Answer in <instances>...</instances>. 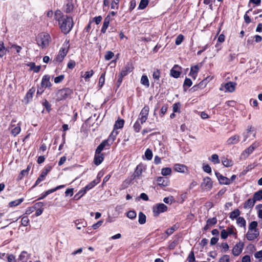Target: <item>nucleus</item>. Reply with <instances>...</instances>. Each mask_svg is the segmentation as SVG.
I'll list each match as a JSON object with an SVG mask.
<instances>
[{
  "mask_svg": "<svg viewBox=\"0 0 262 262\" xmlns=\"http://www.w3.org/2000/svg\"><path fill=\"white\" fill-rule=\"evenodd\" d=\"M54 19L58 22V25L62 33L67 35L72 29L74 26L73 18L67 15H64L59 10L54 13Z\"/></svg>",
  "mask_w": 262,
  "mask_h": 262,
  "instance_id": "nucleus-1",
  "label": "nucleus"
},
{
  "mask_svg": "<svg viewBox=\"0 0 262 262\" xmlns=\"http://www.w3.org/2000/svg\"><path fill=\"white\" fill-rule=\"evenodd\" d=\"M146 169V166L143 163H140L137 166H136L134 173L131 176L129 180H125L123 184L126 183L127 184H129L130 183H131L133 181L136 179H140L143 171H145Z\"/></svg>",
  "mask_w": 262,
  "mask_h": 262,
  "instance_id": "nucleus-2",
  "label": "nucleus"
},
{
  "mask_svg": "<svg viewBox=\"0 0 262 262\" xmlns=\"http://www.w3.org/2000/svg\"><path fill=\"white\" fill-rule=\"evenodd\" d=\"M73 94V90L69 88H64L60 89L56 93V101L59 102L67 99L71 98Z\"/></svg>",
  "mask_w": 262,
  "mask_h": 262,
  "instance_id": "nucleus-3",
  "label": "nucleus"
},
{
  "mask_svg": "<svg viewBox=\"0 0 262 262\" xmlns=\"http://www.w3.org/2000/svg\"><path fill=\"white\" fill-rule=\"evenodd\" d=\"M50 39V35L47 33L43 32L38 35L36 41L38 46L43 49L49 46Z\"/></svg>",
  "mask_w": 262,
  "mask_h": 262,
  "instance_id": "nucleus-4",
  "label": "nucleus"
},
{
  "mask_svg": "<svg viewBox=\"0 0 262 262\" xmlns=\"http://www.w3.org/2000/svg\"><path fill=\"white\" fill-rule=\"evenodd\" d=\"M118 134V132L117 130H115L113 129L111 134L109 135L107 139L104 140L100 144L101 146L100 148L105 147V149H109L111 145L113 143L114 141L116 139L117 136Z\"/></svg>",
  "mask_w": 262,
  "mask_h": 262,
  "instance_id": "nucleus-5",
  "label": "nucleus"
},
{
  "mask_svg": "<svg viewBox=\"0 0 262 262\" xmlns=\"http://www.w3.org/2000/svg\"><path fill=\"white\" fill-rule=\"evenodd\" d=\"M100 146H101L100 144L96 149L94 158V163L97 166L99 165L104 159V154L101 152L103 149H105V148L102 147L100 148Z\"/></svg>",
  "mask_w": 262,
  "mask_h": 262,
  "instance_id": "nucleus-6",
  "label": "nucleus"
},
{
  "mask_svg": "<svg viewBox=\"0 0 262 262\" xmlns=\"http://www.w3.org/2000/svg\"><path fill=\"white\" fill-rule=\"evenodd\" d=\"M52 169V166L51 165H46L43 170L41 171L40 174L38 178L37 179L34 185L32 187V188L35 187L37 185H38L42 181H44L46 179V176L48 175L49 172Z\"/></svg>",
  "mask_w": 262,
  "mask_h": 262,
  "instance_id": "nucleus-7",
  "label": "nucleus"
},
{
  "mask_svg": "<svg viewBox=\"0 0 262 262\" xmlns=\"http://www.w3.org/2000/svg\"><path fill=\"white\" fill-rule=\"evenodd\" d=\"M167 206L163 203L157 204L152 207V212L155 217H158L161 213L167 211Z\"/></svg>",
  "mask_w": 262,
  "mask_h": 262,
  "instance_id": "nucleus-8",
  "label": "nucleus"
},
{
  "mask_svg": "<svg viewBox=\"0 0 262 262\" xmlns=\"http://www.w3.org/2000/svg\"><path fill=\"white\" fill-rule=\"evenodd\" d=\"M149 112V107L148 105H145L141 110L137 119L138 120H140L141 124H143L148 119Z\"/></svg>",
  "mask_w": 262,
  "mask_h": 262,
  "instance_id": "nucleus-9",
  "label": "nucleus"
},
{
  "mask_svg": "<svg viewBox=\"0 0 262 262\" xmlns=\"http://www.w3.org/2000/svg\"><path fill=\"white\" fill-rule=\"evenodd\" d=\"M244 247V243L241 242L237 243L232 250V254L235 256L239 255L243 251Z\"/></svg>",
  "mask_w": 262,
  "mask_h": 262,
  "instance_id": "nucleus-10",
  "label": "nucleus"
},
{
  "mask_svg": "<svg viewBox=\"0 0 262 262\" xmlns=\"http://www.w3.org/2000/svg\"><path fill=\"white\" fill-rule=\"evenodd\" d=\"M16 122V121L15 120L13 119L10 124V127L11 128V133L14 137L18 135L21 131L20 123H18L17 125L16 126L15 125L13 124Z\"/></svg>",
  "mask_w": 262,
  "mask_h": 262,
  "instance_id": "nucleus-11",
  "label": "nucleus"
},
{
  "mask_svg": "<svg viewBox=\"0 0 262 262\" xmlns=\"http://www.w3.org/2000/svg\"><path fill=\"white\" fill-rule=\"evenodd\" d=\"M201 186L206 191L211 190L213 186V182L211 178L209 177H206L204 178L203 182L201 184Z\"/></svg>",
  "mask_w": 262,
  "mask_h": 262,
  "instance_id": "nucleus-12",
  "label": "nucleus"
},
{
  "mask_svg": "<svg viewBox=\"0 0 262 262\" xmlns=\"http://www.w3.org/2000/svg\"><path fill=\"white\" fill-rule=\"evenodd\" d=\"M134 68L132 63L127 62L125 66L122 68L120 74L125 77L129 73L132 72Z\"/></svg>",
  "mask_w": 262,
  "mask_h": 262,
  "instance_id": "nucleus-13",
  "label": "nucleus"
},
{
  "mask_svg": "<svg viewBox=\"0 0 262 262\" xmlns=\"http://www.w3.org/2000/svg\"><path fill=\"white\" fill-rule=\"evenodd\" d=\"M215 176L217 177L219 183L221 185H229L230 182L229 179L226 177L223 176L219 172H215Z\"/></svg>",
  "mask_w": 262,
  "mask_h": 262,
  "instance_id": "nucleus-14",
  "label": "nucleus"
},
{
  "mask_svg": "<svg viewBox=\"0 0 262 262\" xmlns=\"http://www.w3.org/2000/svg\"><path fill=\"white\" fill-rule=\"evenodd\" d=\"M259 235V231L258 230L251 231L249 230L246 234V238L248 241H253L257 238Z\"/></svg>",
  "mask_w": 262,
  "mask_h": 262,
  "instance_id": "nucleus-15",
  "label": "nucleus"
},
{
  "mask_svg": "<svg viewBox=\"0 0 262 262\" xmlns=\"http://www.w3.org/2000/svg\"><path fill=\"white\" fill-rule=\"evenodd\" d=\"M181 67L178 64H175L170 70V75L175 78H179L181 73Z\"/></svg>",
  "mask_w": 262,
  "mask_h": 262,
  "instance_id": "nucleus-16",
  "label": "nucleus"
},
{
  "mask_svg": "<svg viewBox=\"0 0 262 262\" xmlns=\"http://www.w3.org/2000/svg\"><path fill=\"white\" fill-rule=\"evenodd\" d=\"M40 84L46 89H50L52 86V84L50 81V76L49 75H44L42 78Z\"/></svg>",
  "mask_w": 262,
  "mask_h": 262,
  "instance_id": "nucleus-17",
  "label": "nucleus"
},
{
  "mask_svg": "<svg viewBox=\"0 0 262 262\" xmlns=\"http://www.w3.org/2000/svg\"><path fill=\"white\" fill-rule=\"evenodd\" d=\"M63 47L60 49L58 53H61L62 56L65 57L68 53L69 49L70 48V40L66 39L63 45Z\"/></svg>",
  "mask_w": 262,
  "mask_h": 262,
  "instance_id": "nucleus-18",
  "label": "nucleus"
},
{
  "mask_svg": "<svg viewBox=\"0 0 262 262\" xmlns=\"http://www.w3.org/2000/svg\"><path fill=\"white\" fill-rule=\"evenodd\" d=\"M178 228V226H177L176 225H174L171 227L168 228L165 231V234L163 233L161 239L162 240H164L168 236L172 234L176 230H177Z\"/></svg>",
  "mask_w": 262,
  "mask_h": 262,
  "instance_id": "nucleus-19",
  "label": "nucleus"
},
{
  "mask_svg": "<svg viewBox=\"0 0 262 262\" xmlns=\"http://www.w3.org/2000/svg\"><path fill=\"white\" fill-rule=\"evenodd\" d=\"M111 18L110 15H107L104 18L103 23V25L101 29V33L105 34L106 32V30L109 26Z\"/></svg>",
  "mask_w": 262,
  "mask_h": 262,
  "instance_id": "nucleus-20",
  "label": "nucleus"
},
{
  "mask_svg": "<svg viewBox=\"0 0 262 262\" xmlns=\"http://www.w3.org/2000/svg\"><path fill=\"white\" fill-rule=\"evenodd\" d=\"M158 185L162 187H166L169 185V181L167 178L159 177L157 179Z\"/></svg>",
  "mask_w": 262,
  "mask_h": 262,
  "instance_id": "nucleus-21",
  "label": "nucleus"
},
{
  "mask_svg": "<svg viewBox=\"0 0 262 262\" xmlns=\"http://www.w3.org/2000/svg\"><path fill=\"white\" fill-rule=\"evenodd\" d=\"M199 71V67L198 64L191 66L189 76H191L193 79H195L198 76Z\"/></svg>",
  "mask_w": 262,
  "mask_h": 262,
  "instance_id": "nucleus-22",
  "label": "nucleus"
},
{
  "mask_svg": "<svg viewBox=\"0 0 262 262\" xmlns=\"http://www.w3.org/2000/svg\"><path fill=\"white\" fill-rule=\"evenodd\" d=\"M174 169L175 171L177 172L182 173H185V172H187L188 171L187 166L184 164H174Z\"/></svg>",
  "mask_w": 262,
  "mask_h": 262,
  "instance_id": "nucleus-23",
  "label": "nucleus"
},
{
  "mask_svg": "<svg viewBox=\"0 0 262 262\" xmlns=\"http://www.w3.org/2000/svg\"><path fill=\"white\" fill-rule=\"evenodd\" d=\"M74 5L72 2L69 1L63 6V11L66 13H70L73 11Z\"/></svg>",
  "mask_w": 262,
  "mask_h": 262,
  "instance_id": "nucleus-24",
  "label": "nucleus"
},
{
  "mask_svg": "<svg viewBox=\"0 0 262 262\" xmlns=\"http://www.w3.org/2000/svg\"><path fill=\"white\" fill-rule=\"evenodd\" d=\"M124 122H125L123 119L118 118L114 125L113 129L117 130L118 129L123 128L124 125Z\"/></svg>",
  "mask_w": 262,
  "mask_h": 262,
  "instance_id": "nucleus-25",
  "label": "nucleus"
},
{
  "mask_svg": "<svg viewBox=\"0 0 262 262\" xmlns=\"http://www.w3.org/2000/svg\"><path fill=\"white\" fill-rule=\"evenodd\" d=\"M255 204V202L253 199L249 198L244 203V208L245 209H251L253 207Z\"/></svg>",
  "mask_w": 262,
  "mask_h": 262,
  "instance_id": "nucleus-26",
  "label": "nucleus"
},
{
  "mask_svg": "<svg viewBox=\"0 0 262 262\" xmlns=\"http://www.w3.org/2000/svg\"><path fill=\"white\" fill-rule=\"evenodd\" d=\"M239 136L236 135L229 138L227 141L228 145H232L237 144L239 141Z\"/></svg>",
  "mask_w": 262,
  "mask_h": 262,
  "instance_id": "nucleus-27",
  "label": "nucleus"
},
{
  "mask_svg": "<svg viewBox=\"0 0 262 262\" xmlns=\"http://www.w3.org/2000/svg\"><path fill=\"white\" fill-rule=\"evenodd\" d=\"M75 224L77 229L80 230L82 227H85L87 226V223L84 219H78L75 221Z\"/></svg>",
  "mask_w": 262,
  "mask_h": 262,
  "instance_id": "nucleus-28",
  "label": "nucleus"
},
{
  "mask_svg": "<svg viewBox=\"0 0 262 262\" xmlns=\"http://www.w3.org/2000/svg\"><path fill=\"white\" fill-rule=\"evenodd\" d=\"M236 83L233 82H228L225 84V88L227 91L233 92L235 91Z\"/></svg>",
  "mask_w": 262,
  "mask_h": 262,
  "instance_id": "nucleus-29",
  "label": "nucleus"
},
{
  "mask_svg": "<svg viewBox=\"0 0 262 262\" xmlns=\"http://www.w3.org/2000/svg\"><path fill=\"white\" fill-rule=\"evenodd\" d=\"M258 146V144L256 142L253 143L251 145H250L248 148L244 150V152L247 154L248 155L252 154L255 149Z\"/></svg>",
  "mask_w": 262,
  "mask_h": 262,
  "instance_id": "nucleus-30",
  "label": "nucleus"
},
{
  "mask_svg": "<svg viewBox=\"0 0 262 262\" xmlns=\"http://www.w3.org/2000/svg\"><path fill=\"white\" fill-rule=\"evenodd\" d=\"M222 162L224 166L226 167H231L233 164V162L232 160L229 159L226 157H223L222 159Z\"/></svg>",
  "mask_w": 262,
  "mask_h": 262,
  "instance_id": "nucleus-31",
  "label": "nucleus"
},
{
  "mask_svg": "<svg viewBox=\"0 0 262 262\" xmlns=\"http://www.w3.org/2000/svg\"><path fill=\"white\" fill-rule=\"evenodd\" d=\"M36 91V89L35 87H32L31 89L29 90L28 92L26 95V98L27 99V101L28 102L30 99H32L33 97V95L34 94Z\"/></svg>",
  "mask_w": 262,
  "mask_h": 262,
  "instance_id": "nucleus-32",
  "label": "nucleus"
},
{
  "mask_svg": "<svg viewBox=\"0 0 262 262\" xmlns=\"http://www.w3.org/2000/svg\"><path fill=\"white\" fill-rule=\"evenodd\" d=\"M241 212L238 209H235L233 211L230 213L229 217L232 220H234L235 219H237L238 216L240 215Z\"/></svg>",
  "mask_w": 262,
  "mask_h": 262,
  "instance_id": "nucleus-33",
  "label": "nucleus"
},
{
  "mask_svg": "<svg viewBox=\"0 0 262 262\" xmlns=\"http://www.w3.org/2000/svg\"><path fill=\"white\" fill-rule=\"evenodd\" d=\"M24 200V198L17 199L9 203V206L10 207H16L20 204Z\"/></svg>",
  "mask_w": 262,
  "mask_h": 262,
  "instance_id": "nucleus-34",
  "label": "nucleus"
},
{
  "mask_svg": "<svg viewBox=\"0 0 262 262\" xmlns=\"http://www.w3.org/2000/svg\"><path fill=\"white\" fill-rule=\"evenodd\" d=\"M161 76V71L159 69H156L154 70L152 73V78L155 82L159 81Z\"/></svg>",
  "mask_w": 262,
  "mask_h": 262,
  "instance_id": "nucleus-35",
  "label": "nucleus"
},
{
  "mask_svg": "<svg viewBox=\"0 0 262 262\" xmlns=\"http://www.w3.org/2000/svg\"><path fill=\"white\" fill-rule=\"evenodd\" d=\"M253 200L256 201H259L262 200V189H260L256 192H255L253 194Z\"/></svg>",
  "mask_w": 262,
  "mask_h": 262,
  "instance_id": "nucleus-36",
  "label": "nucleus"
},
{
  "mask_svg": "<svg viewBox=\"0 0 262 262\" xmlns=\"http://www.w3.org/2000/svg\"><path fill=\"white\" fill-rule=\"evenodd\" d=\"M8 52L9 51L5 47L4 42H2V43H0V57H4Z\"/></svg>",
  "mask_w": 262,
  "mask_h": 262,
  "instance_id": "nucleus-37",
  "label": "nucleus"
},
{
  "mask_svg": "<svg viewBox=\"0 0 262 262\" xmlns=\"http://www.w3.org/2000/svg\"><path fill=\"white\" fill-rule=\"evenodd\" d=\"M141 83L146 88H148L149 86V80L146 75H143L142 76L141 78Z\"/></svg>",
  "mask_w": 262,
  "mask_h": 262,
  "instance_id": "nucleus-38",
  "label": "nucleus"
},
{
  "mask_svg": "<svg viewBox=\"0 0 262 262\" xmlns=\"http://www.w3.org/2000/svg\"><path fill=\"white\" fill-rule=\"evenodd\" d=\"M192 84V82L190 78L186 77L183 83V89L185 91H186L187 88L191 86Z\"/></svg>",
  "mask_w": 262,
  "mask_h": 262,
  "instance_id": "nucleus-39",
  "label": "nucleus"
},
{
  "mask_svg": "<svg viewBox=\"0 0 262 262\" xmlns=\"http://www.w3.org/2000/svg\"><path fill=\"white\" fill-rule=\"evenodd\" d=\"M30 166H28L26 169L21 170L18 177V179L19 180H21L25 176H27L29 173V171L30 170Z\"/></svg>",
  "mask_w": 262,
  "mask_h": 262,
  "instance_id": "nucleus-40",
  "label": "nucleus"
},
{
  "mask_svg": "<svg viewBox=\"0 0 262 262\" xmlns=\"http://www.w3.org/2000/svg\"><path fill=\"white\" fill-rule=\"evenodd\" d=\"M105 72H104L102 73L99 79V82H98V86L99 87V89H101L104 85L105 82Z\"/></svg>",
  "mask_w": 262,
  "mask_h": 262,
  "instance_id": "nucleus-41",
  "label": "nucleus"
},
{
  "mask_svg": "<svg viewBox=\"0 0 262 262\" xmlns=\"http://www.w3.org/2000/svg\"><path fill=\"white\" fill-rule=\"evenodd\" d=\"M149 0H141L138 6V9L143 10L146 8L149 3Z\"/></svg>",
  "mask_w": 262,
  "mask_h": 262,
  "instance_id": "nucleus-42",
  "label": "nucleus"
},
{
  "mask_svg": "<svg viewBox=\"0 0 262 262\" xmlns=\"http://www.w3.org/2000/svg\"><path fill=\"white\" fill-rule=\"evenodd\" d=\"M94 74V72L93 70H91L89 71H86L85 72L84 74L82 76V77L84 78V80L87 81L89 79L93 76Z\"/></svg>",
  "mask_w": 262,
  "mask_h": 262,
  "instance_id": "nucleus-43",
  "label": "nucleus"
},
{
  "mask_svg": "<svg viewBox=\"0 0 262 262\" xmlns=\"http://www.w3.org/2000/svg\"><path fill=\"white\" fill-rule=\"evenodd\" d=\"M252 11V9H249L248 11H247L246 12L245 15H244V19L245 23L247 25H248L252 22L251 19L250 18V16L248 15V14Z\"/></svg>",
  "mask_w": 262,
  "mask_h": 262,
  "instance_id": "nucleus-44",
  "label": "nucleus"
},
{
  "mask_svg": "<svg viewBox=\"0 0 262 262\" xmlns=\"http://www.w3.org/2000/svg\"><path fill=\"white\" fill-rule=\"evenodd\" d=\"M146 215L142 212L139 213L138 222L140 224H144L146 223Z\"/></svg>",
  "mask_w": 262,
  "mask_h": 262,
  "instance_id": "nucleus-45",
  "label": "nucleus"
},
{
  "mask_svg": "<svg viewBox=\"0 0 262 262\" xmlns=\"http://www.w3.org/2000/svg\"><path fill=\"white\" fill-rule=\"evenodd\" d=\"M140 120L137 119L133 125V128L136 133H139L141 128Z\"/></svg>",
  "mask_w": 262,
  "mask_h": 262,
  "instance_id": "nucleus-46",
  "label": "nucleus"
},
{
  "mask_svg": "<svg viewBox=\"0 0 262 262\" xmlns=\"http://www.w3.org/2000/svg\"><path fill=\"white\" fill-rule=\"evenodd\" d=\"M237 224L241 227L246 226V221L243 217H238L236 220Z\"/></svg>",
  "mask_w": 262,
  "mask_h": 262,
  "instance_id": "nucleus-47",
  "label": "nucleus"
},
{
  "mask_svg": "<svg viewBox=\"0 0 262 262\" xmlns=\"http://www.w3.org/2000/svg\"><path fill=\"white\" fill-rule=\"evenodd\" d=\"M181 103L180 102H177L173 104L172 105V110L173 113H179L181 112Z\"/></svg>",
  "mask_w": 262,
  "mask_h": 262,
  "instance_id": "nucleus-48",
  "label": "nucleus"
},
{
  "mask_svg": "<svg viewBox=\"0 0 262 262\" xmlns=\"http://www.w3.org/2000/svg\"><path fill=\"white\" fill-rule=\"evenodd\" d=\"M42 105L46 108L48 113H50L51 111V105L47 99H45L42 103Z\"/></svg>",
  "mask_w": 262,
  "mask_h": 262,
  "instance_id": "nucleus-49",
  "label": "nucleus"
},
{
  "mask_svg": "<svg viewBox=\"0 0 262 262\" xmlns=\"http://www.w3.org/2000/svg\"><path fill=\"white\" fill-rule=\"evenodd\" d=\"M44 204L42 202H39L36 203L34 206L30 208V209H43V206Z\"/></svg>",
  "mask_w": 262,
  "mask_h": 262,
  "instance_id": "nucleus-50",
  "label": "nucleus"
},
{
  "mask_svg": "<svg viewBox=\"0 0 262 262\" xmlns=\"http://www.w3.org/2000/svg\"><path fill=\"white\" fill-rule=\"evenodd\" d=\"M171 173V169L169 167L163 168L161 170V174L164 176L170 175Z\"/></svg>",
  "mask_w": 262,
  "mask_h": 262,
  "instance_id": "nucleus-51",
  "label": "nucleus"
},
{
  "mask_svg": "<svg viewBox=\"0 0 262 262\" xmlns=\"http://www.w3.org/2000/svg\"><path fill=\"white\" fill-rule=\"evenodd\" d=\"M152 156L153 155L152 150L149 148L146 149L145 152V156L146 157V159L147 160H150L152 159Z\"/></svg>",
  "mask_w": 262,
  "mask_h": 262,
  "instance_id": "nucleus-52",
  "label": "nucleus"
},
{
  "mask_svg": "<svg viewBox=\"0 0 262 262\" xmlns=\"http://www.w3.org/2000/svg\"><path fill=\"white\" fill-rule=\"evenodd\" d=\"M184 37L182 34H179L176 38L175 43L176 45H180L183 42Z\"/></svg>",
  "mask_w": 262,
  "mask_h": 262,
  "instance_id": "nucleus-53",
  "label": "nucleus"
},
{
  "mask_svg": "<svg viewBox=\"0 0 262 262\" xmlns=\"http://www.w3.org/2000/svg\"><path fill=\"white\" fill-rule=\"evenodd\" d=\"M98 183H99L95 179L85 186L86 188L87 189H89V190L91 189L92 188H93V187H94Z\"/></svg>",
  "mask_w": 262,
  "mask_h": 262,
  "instance_id": "nucleus-54",
  "label": "nucleus"
},
{
  "mask_svg": "<svg viewBox=\"0 0 262 262\" xmlns=\"http://www.w3.org/2000/svg\"><path fill=\"white\" fill-rule=\"evenodd\" d=\"M212 162H213L214 164H219L220 163V161L219 159V156L217 154H213L211 156V159H210Z\"/></svg>",
  "mask_w": 262,
  "mask_h": 262,
  "instance_id": "nucleus-55",
  "label": "nucleus"
},
{
  "mask_svg": "<svg viewBox=\"0 0 262 262\" xmlns=\"http://www.w3.org/2000/svg\"><path fill=\"white\" fill-rule=\"evenodd\" d=\"M217 220L216 217H213L212 218L209 219L207 220L206 223L208 225L212 226L214 225L217 223Z\"/></svg>",
  "mask_w": 262,
  "mask_h": 262,
  "instance_id": "nucleus-56",
  "label": "nucleus"
},
{
  "mask_svg": "<svg viewBox=\"0 0 262 262\" xmlns=\"http://www.w3.org/2000/svg\"><path fill=\"white\" fill-rule=\"evenodd\" d=\"M257 223L256 221H252L251 222L249 226V230L251 231L258 230L257 229Z\"/></svg>",
  "mask_w": 262,
  "mask_h": 262,
  "instance_id": "nucleus-57",
  "label": "nucleus"
},
{
  "mask_svg": "<svg viewBox=\"0 0 262 262\" xmlns=\"http://www.w3.org/2000/svg\"><path fill=\"white\" fill-rule=\"evenodd\" d=\"M114 56V53L111 51H108L106 52L105 56H104V58L106 60H110Z\"/></svg>",
  "mask_w": 262,
  "mask_h": 262,
  "instance_id": "nucleus-58",
  "label": "nucleus"
},
{
  "mask_svg": "<svg viewBox=\"0 0 262 262\" xmlns=\"http://www.w3.org/2000/svg\"><path fill=\"white\" fill-rule=\"evenodd\" d=\"M29 223V220L27 216H24L21 218V224L23 226H27Z\"/></svg>",
  "mask_w": 262,
  "mask_h": 262,
  "instance_id": "nucleus-59",
  "label": "nucleus"
},
{
  "mask_svg": "<svg viewBox=\"0 0 262 262\" xmlns=\"http://www.w3.org/2000/svg\"><path fill=\"white\" fill-rule=\"evenodd\" d=\"M88 190L89 189H87L86 188V186H85L78 191V192L76 194L75 196L77 195H79V198L84 195Z\"/></svg>",
  "mask_w": 262,
  "mask_h": 262,
  "instance_id": "nucleus-60",
  "label": "nucleus"
},
{
  "mask_svg": "<svg viewBox=\"0 0 262 262\" xmlns=\"http://www.w3.org/2000/svg\"><path fill=\"white\" fill-rule=\"evenodd\" d=\"M230 256L228 255H223L220 257L218 262H229Z\"/></svg>",
  "mask_w": 262,
  "mask_h": 262,
  "instance_id": "nucleus-61",
  "label": "nucleus"
},
{
  "mask_svg": "<svg viewBox=\"0 0 262 262\" xmlns=\"http://www.w3.org/2000/svg\"><path fill=\"white\" fill-rule=\"evenodd\" d=\"M136 6V0H131L129 2V6L128 8V11L131 12Z\"/></svg>",
  "mask_w": 262,
  "mask_h": 262,
  "instance_id": "nucleus-62",
  "label": "nucleus"
},
{
  "mask_svg": "<svg viewBox=\"0 0 262 262\" xmlns=\"http://www.w3.org/2000/svg\"><path fill=\"white\" fill-rule=\"evenodd\" d=\"M126 215L128 218L134 219L136 217L137 214L134 210H130L127 212Z\"/></svg>",
  "mask_w": 262,
  "mask_h": 262,
  "instance_id": "nucleus-63",
  "label": "nucleus"
},
{
  "mask_svg": "<svg viewBox=\"0 0 262 262\" xmlns=\"http://www.w3.org/2000/svg\"><path fill=\"white\" fill-rule=\"evenodd\" d=\"M195 256L193 252L191 251L188 255V256L187 258V260L188 262H194L195 261Z\"/></svg>",
  "mask_w": 262,
  "mask_h": 262,
  "instance_id": "nucleus-64",
  "label": "nucleus"
}]
</instances>
